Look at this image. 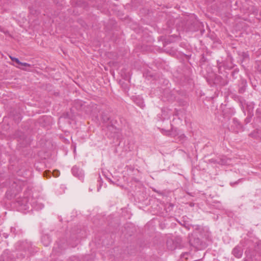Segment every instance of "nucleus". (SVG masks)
<instances>
[{
  "label": "nucleus",
  "mask_w": 261,
  "mask_h": 261,
  "mask_svg": "<svg viewBox=\"0 0 261 261\" xmlns=\"http://www.w3.org/2000/svg\"><path fill=\"white\" fill-rule=\"evenodd\" d=\"M232 254L237 258H240L243 254V249L242 247L237 246H236L232 251Z\"/></svg>",
  "instance_id": "1"
},
{
  "label": "nucleus",
  "mask_w": 261,
  "mask_h": 261,
  "mask_svg": "<svg viewBox=\"0 0 261 261\" xmlns=\"http://www.w3.org/2000/svg\"><path fill=\"white\" fill-rule=\"evenodd\" d=\"M229 161L230 160L227 159L226 158L223 157L218 160L215 161V163H217L222 165H225L229 164Z\"/></svg>",
  "instance_id": "2"
},
{
  "label": "nucleus",
  "mask_w": 261,
  "mask_h": 261,
  "mask_svg": "<svg viewBox=\"0 0 261 261\" xmlns=\"http://www.w3.org/2000/svg\"><path fill=\"white\" fill-rule=\"evenodd\" d=\"M167 247L170 250H174L177 247L176 244H174V242L172 240H168L167 242Z\"/></svg>",
  "instance_id": "3"
},
{
  "label": "nucleus",
  "mask_w": 261,
  "mask_h": 261,
  "mask_svg": "<svg viewBox=\"0 0 261 261\" xmlns=\"http://www.w3.org/2000/svg\"><path fill=\"white\" fill-rule=\"evenodd\" d=\"M79 169L76 167H73L72 169V174L76 176H78L79 174L77 173Z\"/></svg>",
  "instance_id": "4"
},
{
  "label": "nucleus",
  "mask_w": 261,
  "mask_h": 261,
  "mask_svg": "<svg viewBox=\"0 0 261 261\" xmlns=\"http://www.w3.org/2000/svg\"><path fill=\"white\" fill-rule=\"evenodd\" d=\"M12 61L15 62L18 65H20V64H21V62L19 60L18 58L15 57H10Z\"/></svg>",
  "instance_id": "5"
},
{
  "label": "nucleus",
  "mask_w": 261,
  "mask_h": 261,
  "mask_svg": "<svg viewBox=\"0 0 261 261\" xmlns=\"http://www.w3.org/2000/svg\"><path fill=\"white\" fill-rule=\"evenodd\" d=\"M51 173L49 171H46L44 172V176L46 177H50Z\"/></svg>",
  "instance_id": "6"
},
{
  "label": "nucleus",
  "mask_w": 261,
  "mask_h": 261,
  "mask_svg": "<svg viewBox=\"0 0 261 261\" xmlns=\"http://www.w3.org/2000/svg\"><path fill=\"white\" fill-rule=\"evenodd\" d=\"M51 174L55 177H57L59 176L60 172L58 170H55Z\"/></svg>",
  "instance_id": "7"
},
{
  "label": "nucleus",
  "mask_w": 261,
  "mask_h": 261,
  "mask_svg": "<svg viewBox=\"0 0 261 261\" xmlns=\"http://www.w3.org/2000/svg\"><path fill=\"white\" fill-rule=\"evenodd\" d=\"M19 66H25V67H31V65L28 63H22L21 62V64H20V65Z\"/></svg>",
  "instance_id": "8"
},
{
  "label": "nucleus",
  "mask_w": 261,
  "mask_h": 261,
  "mask_svg": "<svg viewBox=\"0 0 261 261\" xmlns=\"http://www.w3.org/2000/svg\"><path fill=\"white\" fill-rule=\"evenodd\" d=\"M138 106L141 107V108H143L144 106V105L143 103V101H140L139 103H138Z\"/></svg>",
  "instance_id": "9"
},
{
  "label": "nucleus",
  "mask_w": 261,
  "mask_h": 261,
  "mask_svg": "<svg viewBox=\"0 0 261 261\" xmlns=\"http://www.w3.org/2000/svg\"><path fill=\"white\" fill-rule=\"evenodd\" d=\"M180 137L182 139H184L185 138H186V136L184 135H182L180 136Z\"/></svg>",
  "instance_id": "10"
},
{
  "label": "nucleus",
  "mask_w": 261,
  "mask_h": 261,
  "mask_svg": "<svg viewBox=\"0 0 261 261\" xmlns=\"http://www.w3.org/2000/svg\"><path fill=\"white\" fill-rule=\"evenodd\" d=\"M46 238H47V237H44L43 238H42V242H43L44 239H45Z\"/></svg>",
  "instance_id": "11"
},
{
  "label": "nucleus",
  "mask_w": 261,
  "mask_h": 261,
  "mask_svg": "<svg viewBox=\"0 0 261 261\" xmlns=\"http://www.w3.org/2000/svg\"><path fill=\"white\" fill-rule=\"evenodd\" d=\"M48 243H44L45 246H47L48 245Z\"/></svg>",
  "instance_id": "12"
},
{
  "label": "nucleus",
  "mask_w": 261,
  "mask_h": 261,
  "mask_svg": "<svg viewBox=\"0 0 261 261\" xmlns=\"http://www.w3.org/2000/svg\"><path fill=\"white\" fill-rule=\"evenodd\" d=\"M169 133L168 132H166V135H168Z\"/></svg>",
  "instance_id": "13"
},
{
  "label": "nucleus",
  "mask_w": 261,
  "mask_h": 261,
  "mask_svg": "<svg viewBox=\"0 0 261 261\" xmlns=\"http://www.w3.org/2000/svg\"><path fill=\"white\" fill-rule=\"evenodd\" d=\"M54 251H55V247L54 248Z\"/></svg>",
  "instance_id": "14"
},
{
  "label": "nucleus",
  "mask_w": 261,
  "mask_h": 261,
  "mask_svg": "<svg viewBox=\"0 0 261 261\" xmlns=\"http://www.w3.org/2000/svg\"><path fill=\"white\" fill-rule=\"evenodd\" d=\"M198 226H196V229H198Z\"/></svg>",
  "instance_id": "15"
},
{
  "label": "nucleus",
  "mask_w": 261,
  "mask_h": 261,
  "mask_svg": "<svg viewBox=\"0 0 261 261\" xmlns=\"http://www.w3.org/2000/svg\"><path fill=\"white\" fill-rule=\"evenodd\" d=\"M189 241H190V242H191V241H192L191 239H190Z\"/></svg>",
  "instance_id": "16"
}]
</instances>
